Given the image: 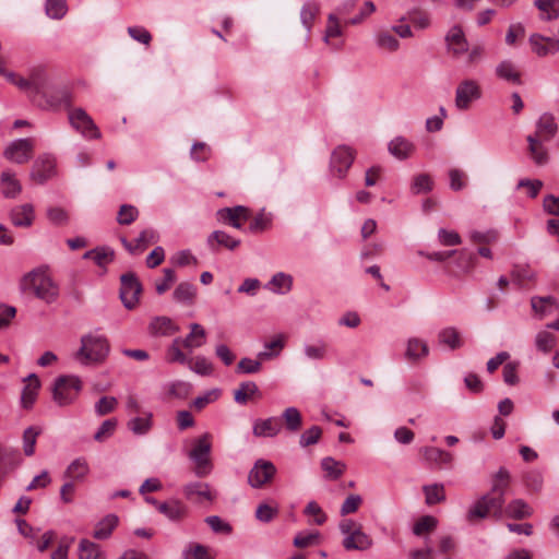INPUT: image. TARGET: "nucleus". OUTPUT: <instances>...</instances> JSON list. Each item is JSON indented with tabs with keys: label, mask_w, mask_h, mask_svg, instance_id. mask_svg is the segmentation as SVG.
<instances>
[{
	"label": "nucleus",
	"mask_w": 559,
	"mask_h": 559,
	"mask_svg": "<svg viewBox=\"0 0 559 559\" xmlns=\"http://www.w3.org/2000/svg\"><path fill=\"white\" fill-rule=\"evenodd\" d=\"M69 122L82 135L90 139H99L100 132L92 117L83 108L69 110Z\"/></svg>",
	"instance_id": "nucleus-8"
},
{
	"label": "nucleus",
	"mask_w": 559,
	"mask_h": 559,
	"mask_svg": "<svg viewBox=\"0 0 559 559\" xmlns=\"http://www.w3.org/2000/svg\"><path fill=\"white\" fill-rule=\"evenodd\" d=\"M158 512L173 522H179L188 514L187 506L178 499H171L158 504Z\"/></svg>",
	"instance_id": "nucleus-22"
},
{
	"label": "nucleus",
	"mask_w": 559,
	"mask_h": 559,
	"mask_svg": "<svg viewBox=\"0 0 559 559\" xmlns=\"http://www.w3.org/2000/svg\"><path fill=\"white\" fill-rule=\"evenodd\" d=\"M495 73L497 78L514 85H521V72L512 60H502L496 66Z\"/></svg>",
	"instance_id": "nucleus-20"
},
{
	"label": "nucleus",
	"mask_w": 559,
	"mask_h": 559,
	"mask_svg": "<svg viewBox=\"0 0 559 559\" xmlns=\"http://www.w3.org/2000/svg\"><path fill=\"white\" fill-rule=\"evenodd\" d=\"M47 218L55 225H66L69 221L68 213L64 209L58 206H50L47 209Z\"/></svg>",
	"instance_id": "nucleus-64"
},
{
	"label": "nucleus",
	"mask_w": 559,
	"mask_h": 559,
	"mask_svg": "<svg viewBox=\"0 0 559 559\" xmlns=\"http://www.w3.org/2000/svg\"><path fill=\"white\" fill-rule=\"evenodd\" d=\"M120 282V299L123 306L129 310L134 309L142 292L140 281L134 273L128 272L121 275Z\"/></svg>",
	"instance_id": "nucleus-7"
},
{
	"label": "nucleus",
	"mask_w": 559,
	"mask_h": 559,
	"mask_svg": "<svg viewBox=\"0 0 559 559\" xmlns=\"http://www.w3.org/2000/svg\"><path fill=\"white\" fill-rule=\"evenodd\" d=\"M157 240L158 234L154 229L147 228L142 230L139 237L135 239L138 253L143 252L148 245L155 243Z\"/></svg>",
	"instance_id": "nucleus-56"
},
{
	"label": "nucleus",
	"mask_w": 559,
	"mask_h": 559,
	"mask_svg": "<svg viewBox=\"0 0 559 559\" xmlns=\"http://www.w3.org/2000/svg\"><path fill=\"white\" fill-rule=\"evenodd\" d=\"M109 353V344L104 335L90 333L81 337V347L75 353V359L82 365L98 364L105 360Z\"/></svg>",
	"instance_id": "nucleus-3"
},
{
	"label": "nucleus",
	"mask_w": 559,
	"mask_h": 559,
	"mask_svg": "<svg viewBox=\"0 0 559 559\" xmlns=\"http://www.w3.org/2000/svg\"><path fill=\"white\" fill-rule=\"evenodd\" d=\"M433 188V181L431 177L427 174H419L416 177H414L413 183H412V191L415 194H419L423 192H429Z\"/></svg>",
	"instance_id": "nucleus-57"
},
{
	"label": "nucleus",
	"mask_w": 559,
	"mask_h": 559,
	"mask_svg": "<svg viewBox=\"0 0 559 559\" xmlns=\"http://www.w3.org/2000/svg\"><path fill=\"white\" fill-rule=\"evenodd\" d=\"M265 350L258 354L260 360H267L277 356L284 347V342L281 336L276 337L270 343L265 344Z\"/></svg>",
	"instance_id": "nucleus-58"
},
{
	"label": "nucleus",
	"mask_w": 559,
	"mask_h": 559,
	"mask_svg": "<svg viewBox=\"0 0 559 559\" xmlns=\"http://www.w3.org/2000/svg\"><path fill=\"white\" fill-rule=\"evenodd\" d=\"M423 491L425 493V502L428 506H433L445 500L444 486L442 484L425 485Z\"/></svg>",
	"instance_id": "nucleus-41"
},
{
	"label": "nucleus",
	"mask_w": 559,
	"mask_h": 559,
	"mask_svg": "<svg viewBox=\"0 0 559 559\" xmlns=\"http://www.w3.org/2000/svg\"><path fill=\"white\" fill-rule=\"evenodd\" d=\"M277 473L276 466L267 460L259 459L248 473V484L259 489L270 484Z\"/></svg>",
	"instance_id": "nucleus-6"
},
{
	"label": "nucleus",
	"mask_w": 559,
	"mask_h": 559,
	"mask_svg": "<svg viewBox=\"0 0 559 559\" xmlns=\"http://www.w3.org/2000/svg\"><path fill=\"white\" fill-rule=\"evenodd\" d=\"M118 404V401L114 396H103L95 404V412L98 416H105L111 413Z\"/></svg>",
	"instance_id": "nucleus-63"
},
{
	"label": "nucleus",
	"mask_w": 559,
	"mask_h": 559,
	"mask_svg": "<svg viewBox=\"0 0 559 559\" xmlns=\"http://www.w3.org/2000/svg\"><path fill=\"white\" fill-rule=\"evenodd\" d=\"M119 518L116 514H108L102 519L95 526L93 537L99 540L109 538L117 527Z\"/></svg>",
	"instance_id": "nucleus-28"
},
{
	"label": "nucleus",
	"mask_w": 559,
	"mask_h": 559,
	"mask_svg": "<svg viewBox=\"0 0 559 559\" xmlns=\"http://www.w3.org/2000/svg\"><path fill=\"white\" fill-rule=\"evenodd\" d=\"M45 11L48 17L61 20L68 12L66 0H46Z\"/></svg>",
	"instance_id": "nucleus-46"
},
{
	"label": "nucleus",
	"mask_w": 559,
	"mask_h": 559,
	"mask_svg": "<svg viewBox=\"0 0 559 559\" xmlns=\"http://www.w3.org/2000/svg\"><path fill=\"white\" fill-rule=\"evenodd\" d=\"M481 97V90L475 80L462 81L455 91V107L459 110L469 109L472 103Z\"/></svg>",
	"instance_id": "nucleus-10"
},
{
	"label": "nucleus",
	"mask_w": 559,
	"mask_h": 559,
	"mask_svg": "<svg viewBox=\"0 0 559 559\" xmlns=\"http://www.w3.org/2000/svg\"><path fill=\"white\" fill-rule=\"evenodd\" d=\"M56 160L50 154L39 155L32 167L29 177L38 185L45 183L55 175Z\"/></svg>",
	"instance_id": "nucleus-13"
},
{
	"label": "nucleus",
	"mask_w": 559,
	"mask_h": 559,
	"mask_svg": "<svg viewBox=\"0 0 559 559\" xmlns=\"http://www.w3.org/2000/svg\"><path fill=\"white\" fill-rule=\"evenodd\" d=\"M40 96L44 102H36L37 105L44 109L57 110L61 107L70 108L72 103V94L67 87H56L49 92L43 88Z\"/></svg>",
	"instance_id": "nucleus-11"
},
{
	"label": "nucleus",
	"mask_w": 559,
	"mask_h": 559,
	"mask_svg": "<svg viewBox=\"0 0 559 559\" xmlns=\"http://www.w3.org/2000/svg\"><path fill=\"white\" fill-rule=\"evenodd\" d=\"M9 216L11 223L16 227H31L35 219V210L33 204L24 203L12 207Z\"/></svg>",
	"instance_id": "nucleus-17"
},
{
	"label": "nucleus",
	"mask_w": 559,
	"mask_h": 559,
	"mask_svg": "<svg viewBox=\"0 0 559 559\" xmlns=\"http://www.w3.org/2000/svg\"><path fill=\"white\" fill-rule=\"evenodd\" d=\"M530 44L533 51L539 57L559 51V39L557 38L544 37L539 34H533L530 37Z\"/></svg>",
	"instance_id": "nucleus-18"
},
{
	"label": "nucleus",
	"mask_w": 559,
	"mask_h": 559,
	"mask_svg": "<svg viewBox=\"0 0 559 559\" xmlns=\"http://www.w3.org/2000/svg\"><path fill=\"white\" fill-rule=\"evenodd\" d=\"M117 424V419L115 418L106 419L105 421H103L100 427L94 435V440L97 442H103L109 437H111L116 430Z\"/></svg>",
	"instance_id": "nucleus-59"
},
{
	"label": "nucleus",
	"mask_w": 559,
	"mask_h": 559,
	"mask_svg": "<svg viewBox=\"0 0 559 559\" xmlns=\"http://www.w3.org/2000/svg\"><path fill=\"white\" fill-rule=\"evenodd\" d=\"M355 159V151L346 145H338L331 154L330 170L337 178H345Z\"/></svg>",
	"instance_id": "nucleus-9"
},
{
	"label": "nucleus",
	"mask_w": 559,
	"mask_h": 559,
	"mask_svg": "<svg viewBox=\"0 0 559 559\" xmlns=\"http://www.w3.org/2000/svg\"><path fill=\"white\" fill-rule=\"evenodd\" d=\"M423 455L428 463L439 466L450 464L452 455L439 448L427 447L423 449Z\"/></svg>",
	"instance_id": "nucleus-36"
},
{
	"label": "nucleus",
	"mask_w": 559,
	"mask_h": 559,
	"mask_svg": "<svg viewBox=\"0 0 559 559\" xmlns=\"http://www.w3.org/2000/svg\"><path fill=\"white\" fill-rule=\"evenodd\" d=\"M440 344L447 345L451 349H456L462 346L460 333L455 328H445L438 333Z\"/></svg>",
	"instance_id": "nucleus-43"
},
{
	"label": "nucleus",
	"mask_w": 559,
	"mask_h": 559,
	"mask_svg": "<svg viewBox=\"0 0 559 559\" xmlns=\"http://www.w3.org/2000/svg\"><path fill=\"white\" fill-rule=\"evenodd\" d=\"M556 344V336L547 331H540L535 337V345L538 350L549 353Z\"/></svg>",
	"instance_id": "nucleus-55"
},
{
	"label": "nucleus",
	"mask_w": 559,
	"mask_h": 559,
	"mask_svg": "<svg viewBox=\"0 0 559 559\" xmlns=\"http://www.w3.org/2000/svg\"><path fill=\"white\" fill-rule=\"evenodd\" d=\"M259 392L258 385L252 381L241 382L239 389L235 391L234 399L238 404H246L250 395Z\"/></svg>",
	"instance_id": "nucleus-48"
},
{
	"label": "nucleus",
	"mask_w": 559,
	"mask_h": 559,
	"mask_svg": "<svg viewBox=\"0 0 559 559\" xmlns=\"http://www.w3.org/2000/svg\"><path fill=\"white\" fill-rule=\"evenodd\" d=\"M82 389V382L76 376H60L55 380L52 396L53 401L64 406L72 403Z\"/></svg>",
	"instance_id": "nucleus-5"
},
{
	"label": "nucleus",
	"mask_w": 559,
	"mask_h": 559,
	"mask_svg": "<svg viewBox=\"0 0 559 559\" xmlns=\"http://www.w3.org/2000/svg\"><path fill=\"white\" fill-rule=\"evenodd\" d=\"M150 330L153 334L173 335L179 328L167 317H156L150 323Z\"/></svg>",
	"instance_id": "nucleus-34"
},
{
	"label": "nucleus",
	"mask_w": 559,
	"mask_h": 559,
	"mask_svg": "<svg viewBox=\"0 0 559 559\" xmlns=\"http://www.w3.org/2000/svg\"><path fill=\"white\" fill-rule=\"evenodd\" d=\"M321 467L325 472V476L333 480L340 478L346 469V465L343 462L336 461L331 456L324 457L321 461Z\"/></svg>",
	"instance_id": "nucleus-40"
},
{
	"label": "nucleus",
	"mask_w": 559,
	"mask_h": 559,
	"mask_svg": "<svg viewBox=\"0 0 559 559\" xmlns=\"http://www.w3.org/2000/svg\"><path fill=\"white\" fill-rule=\"evenodd\" d=\"M274 286L273 290L277 294H284L292 289L293 278L283 272L274 274L269 283Z\"/></svg>",
	"instance_id": "nucleus-49"
},
{
	"label": "nucleus",
	"mask_w": 559,
	"mask_h": 559,
	"mask_svg": "<svg viewBox=\"0 0 559 559\" xmlns=\"http://www.w3.org/2000/svg\"><path fill=\"white\" fill-rule=\"evenodd\" d=\"M281 429V419L277 417H269L266 419H260L254 423L253 435L255 437L273 438L280 433Z\"/></svg>",
	"instance_id": "nucleus-24"
},
{
	"label": "nucleus",
	"mask_w": 559,
	"mask_h": 559,
	"mask_svg": "<svg viewBox=\"0 0 559 559\" xmlns=\"http://www.w3.org/2000/svg\"><path fill=\"white\" fill-rule=\"evenodd\" d=\"M523 481L527 489L534 492H538L542 490L544 485L543 473L537 469L530 471L524 475Z\"/></svg>",
	"instance_id": "nucleus-54"
},
{
	"label": "nucleus",
	"mask_w": 559,
	"mask_h": 559,
	"mask_svg": "<svg viewBox=\"0 0 559 559\" xmlns=\"http://www.w3.org/2000/svg\"><path fill=\"white\" fill-rule=\"evenodd\" d=\"M90 473V466L84 457H78L72 461L63 473V478L70 479L74 483L83 481Z\"/></svg>",
	"instance_id": "nucleus-26"
},
{
	"label": "nucleus",
	"mask_w": 559,
	"mask_h": 559,
	"mask_svg": "<svg viewBox=\"0 0 559 559\" xmlns=\"http://www.w3.org/2000/svg\"><path fill=\"white\" fill-rule=\"evenodd\" d=\"M278 514V507L276 503H260L255 510V518L263 523L271 522Z\"/></svg>",
	"instance_id": "nucleus-51"
},
{
	"label": "nucleus",
	"mask_w": 559,
	"mask_h": 559,
	"mask_svg": "<svg viewBox=\"0 0 559 559\" xmlns=\"http://www.w3.org/2000/svg\"><path fill=\"white\" fill-rule=\"evenodd\" d=\"M207 245L214 251L217 250V246L235 250L240 245V240L233 238L223 230H215L207 237Z\"/></svg>",
	"instance_id": "nucleus-27"
},
{
	"label": "nucleus",
	"mask_w": 559,
	"mask_h": 559,
	"mask_svg": "<svg viewBox=\"0 0 559 559\" xmlns=\"http://www.w3.org/2000/svg\"><path fill=\"white\" fill-rule=\"evenodd\" d=\"M557 131L558 126L555 121V117L549 112H544L536 123V133L533 134V136L549 141L556 135Z\"/></svg>",
	"instance_id": "nucleus-23"
},
{
	"label": "nucleus",
	"mask_w": 559,
	"mask_h": 559,
	"mask_svg": "<svg viewBox=\"0 0 559 559\" xmlns=\"http://www.w3.org/2000/svg\"><path fill=\"white\" fill-rule=\"evenodd\" d=\"M40 432V429L34 426H31L24 430L23 451L26 456H32L35 453L36 440Z\"/></svg>",
	"instance_id": "nucleus-47"
},
{
	"label": "nucleus",
	"mask_w": 559,
	"mask_h": 559,
	"mask_svg": "<svg viewBox=\"0 0 559 559\" xmlns=\"http://www.w3.org/2000/svg\"><path fill=\"white\" fill-rule=\"evenodd\" d=\"M249 210L242 205H237L234 207H223L216 212V217L218 222L230 225L236 229L242 228L241 219L247 221L249 218Z\"/></svg>",
	"instance_id": "nucleus-15"
},
{
	"label": "nucleus",
	"mask_w": 559,
	"mask_h": 559,
	"mask_svg": "<svg viewBox=\"0 0 559 559\" xmlns=\"http://www.w3.org/2000/svg\"><path fill=\"white\" fill-rule=\"evenodd\" d=\"M144 417H133L127 423V427L134 435H146L153 426V414L150 412L144 413Z\"/></svg>",
	"instance_id": "nucleus-35"
},
{
	"label": "nucleus",
	"mask_w": 559,
	"mask_h": 559,
	"mask_svg": "<svg viewBox=\"0 0 559 559\" xmlns=\"http://www.w3.org/2000/svg\"><path fill=\"white\" fill-rule=\"evenodd\" d=\"M376 44L380 49L389 52H394L400 48V43L396 37L389 31H383L377 34Z\"/></svg>",
	"instance_id": "nucleus-45"
},
{
	"label": "nucleus",
	"mask_w": 559,
	"mask_h": 559,
	"mask_svg": "<svg viewBox=\"0 0 559 559\" xmlns=\"http://www.w3.org/2000/svg\"><path fill=\"white\" fill-rule=\"evenodd\" d=\"M20 287L24 293H31L46 304L55 302L59 296V287L45 267L26 273L21 280Z\"/></svg>",
	"instance_id": "nucleus-2"
},
{
	"label": "nucleus",
	"mask_w": 559,
	"mask_h": 559,
	"mask_svg": "<svg viewBox=\"0 0 559 559\" xmlns=\"http://www.w3.org/2000/svg\"><path fill=\"white\" fill-rule=\"evenodd\" d=\"M449 49L455 57H459L468 51V44L465 38L463 29L455 25L450 28L445 36Z\"/></svg>",
	"instance_id": "nucleus-19"
},
{
	"label": "nucleus",
	"mask_w": 559,
	"mask_h": 559,
	"mask_svg": "<svg viewBox=\"0 0 559 559\" xmlns=\"http://www.w3.org/2000/svg\"><path fill=\"white\" fill-rule=\"evenodd\" d=\"M437 519L431 515L421 516L414 525L413 533L417 536L423 535L426 532H430L437 526Z\"/></svg>",
	"instance_id": "nucleus-60"
},
{
	"label": "nucleus",
	"mask_w": 559,
	"mask_h": 559,
	"mask_svg": "<svg viewBox=\"0 0 559 559\" xmlns=\"http://www.w3.org/2000/svg\"><path fill=\"white\" fill-rule=\"evenodd\" d=\"M34 144L31 139H19L12 141L3 151V156L15 164L27 163L33 155Z\"/></svg>",
	"instance_id": "nucleus-12"
},
{
	"label": "nucleus",
	"mask_w": 559,
	"mask_h": 559,
	"mask_svg": "<svg viewBox=\"0 0 559 559\" xmlns=\"http://www.w3.org/2000/svg\"><path fill=\"white\" fill-rule=\"evenodd\" d=\"M79 559H106V556L97 544L82 539L79 544Z\"/></svg>",
	"instance_id": "nucleus-37"
},
{
	"label": "nucleus",
	"mask_w": 559,
	"mask_h": 559,
	"mask_svg": "<svg viewBox=\"0 0 559 559\" xmlns=\"http://www.w3.org/2000/svg\"><path fill=\"white\" fill-rule=\"evenodd\" d=\"M47 76L44 70L37 69L31 73V78L28 80L24 78H17L15 85L25 92H29V97L32 102H37V97L40 93H43V88L46 87Z\"/></svg>",
	"instance_id": "nucleus-14"
},
{
	"label": "nucleus",
	"mask_w": 559,
	"mask_h": 559,
	"mask_svg": "<svg viewBox=\"0 0 559 559\" xmlns=\"http://www.w3.org/2000/svg\"><path fill=\"white\" fill-rule=\"evenodd\" d=\"M282 418L285 423V427L289 432H297L302 426V417L298 408L290 406L287 407Z\"/></svg>",
	"instance_id": "nucleus-39"
},
{
	"label": "nucleus",
	"mask_w": 559,
	"mask_h": 559,
	"mask_svg": "<svg viewBox=\"0 0 559 559\" xmlns=\"http://www.w3.org/2000/svg\"><path fill=\"white\" fill-rule=\"evenodd\" d=\"M429 353L428 345L426 342L419 338H411L407 343L405 357L408 360L416 361L421 357L427 356Z\"/></svg>",
	"instance_id": "nucleus-38"
},
{
	"label": "nucleus",
	"mask_w": 559,
	"mask_h": 559,
	"mask_svg": "<svg viewBox=\"0 0 559 559\" xmlns=\"http://www.w3.org/2000/svg\"><path fill=\"white\" fill-rule=\"evenodd\" d=\"M510 473L500 467L492 478L491 489L475 501L466 513V520L474 523L492 516L496 520L503 515L513 520H524L533 515V508L523 499H513L506 507V492L510 484Z\"/></svg>",
	"instance_id": "nucleus-1"
},
{
	"label": "nucleus",
	"mask_w": 559,
	"mask_h": 559,
	"mask_svg": "<svg viewBox=\"0 0 559 559\" xmlns=\"http://www.w3.org/2000/svg\"><path fill=\"white\" fill-rule=\"evenodd\" d=\"M191 332L183 338L180 340L183 347L192 349L203 345L206 336V332L199 323L190 324Z\"/></svg>",
	"instance_id": "nucleus-31"
},
{
	"label": "nucleus",
	"mask_w": 559,
	"mask_h": 559,
	"mask_svg": "<svg viewBox=\"0 0 559 559\" xmlns=\"http://www.w3.org/2000/svg\"><path fill=\"white\" fill-rule=\"evenodd\" d=\"M532 309L540 317L544 318L557 309L556 299L551 296L538 297L534 296L531 299Z\"/></svg>",
	"instance_id": "nucleus-32"
},
{
	"label": "nucleus",
	"mask_w": 559,
	"mask_h": 559,
	"mask_svg": "<svg viewBox=\"0 0 559 559\" xmlns=\"http://www.w3.org/2000/svg\"><path fill=\"white\" fill-rule=\"evenodd\" d=\"M183 559H213L201 544H190L183 551Z\"/></svg>",
	"instance_id": "nucleus-61"
},
{
	"label": "nucleus",
	"mask_w": 559,
	"mask_h": 559,
	"mask_svg": "<svg viewBox=\"0 0 559 559\" xmlns=\"http://www.w3.org/2000/svg\"><path fill=\"white\" fill-rule=\"evenodd\" d=\"M187 364L193 372L200 376H210L213 372V364L204 356H197L193 360L188 359Z\"/></svg>",
	"instance_id": "nucleus-50"
},
{
	"label": "nucleus",
	"mask_w": 559,
	"mask_h": 559,
	"mask_svg": "<svg viewBox=\"0 0 559 559\" xmlns=\"http://www.w3.org/2000/svg\"><path fill=\"white\" fill-rule=\"evenodd\" d=\"M322 435V430L319 426H312L311 428L304 431L299 439V444L302 448L316 444Z\"/></svg>",
	"instance_id": "nucleus-62"
},
{
	"label": "nucleus",
	"mask_w": 559,
	"mask_h": 559,
	"mask_svg": "<svg viewBox=\"0 0 559 559\" xmlns=\"http://www.w3.org/2000/svg\"><path fill=\"white\" fill-rule=\"evenodd\" d=\"M534 4L538 10L545 13L542 15L543 20L552 21L559 17V10L555 8L556 0H535Z\"/></svg>",
	"instance_id": "nucleus-53"
},
{
	"label": "nucleus",
	"mask_w": 559,
	"mask_h": 559,
	"mask_svg": "<svg viewBox=\"0 0 559 559\" xmlns=\"http://www.w3.org/2000/svg\"><path fill=\"white\" fill-rule=\"evenodd\" d=\"M371 545L372 539L361 531V527L343 539V547L346 550H367Z\"/></svg>",
	"instance_id": "nucleus-25"
},
{
	"label": "nucleus",
	"mask_w": 559,
	"mask_h": 559,
	"mask_svg": "<svg viewBox=\"0 0 559 559\" xmlns=\"http://www.w3.org/2000/svg\"><path fill=\"white\" fill-rule=\"evenodd\" d=\"M25 381H27V383L23 389L21 401L23 406L25 408H28L33 405V403L36 400L40 382L35 373H31L29 376H27Z\"/></svg>",
	"instance_id": "nucleus-30"
},
{
	"label": "nucleus",
	"mask_w": 559,
	"mask_h": 559,
	"mask_svg": "<svg viewBox=\"0 0 559 559\" xmlns=\"http://www.w3.org/2000/svg\"><path fill=\"white\" fill-rule=\"evenodd\" d=\"M139 210L131 204H122L117 215V222L120 225H130L139 217Z\"/></svg>",
	"instance_id": "nucleus-52"
},
{
	"label": "nucleus",
	"mask_w": 559,
	"mask_h": 559,
	"mask_svg": "<svg viewBox=\"0 0 559 559\" xmlns=\"http://www.w3.org/2000/svg\"><path fill=\"white\" fill-rule=\"evenodd\" d=\"M526 140L528 142V150L534 162L537 165H545L548 160V153L542 143L544 140L538 139L537 136H533V134H530Z\"/></svg>",
	"instance_id": "nucleus-33"
},
{
	"label": "nucleus",
	"mask_w": 559,
	"mask_h": 559,
	"mask_svg": "<svg viewBox=\"0 0 559 559\" xmlns=\"http://www.w3.org/2000/svg\"><path fill=\"white\" fill-rule=\"evenodd\" d=\"M0 189L4 198L15 199L22 192V185L16 179L15 174L7 169L0 175Z\"/></svg>",
	"instance_id": "nucleus-21"
},
{
	"label": "nucleus",
	"mask_w": 559,
	"mask_h": 559,
	"mask_svg": "<svg viewBox=\"0 0 559 559\" xmlns=\"http://www.w3.org/2000/svg\"><path fill=\"white\" fill-rule=\"evenodd\" d=\"M182 492L188 500H206L212 502L216 495L207 483L191 481L183 486Z\"/></svg>",
	"instance_id": "nucleus-16"
},
{
	"label": "nucleus",
	"mask_w": 559,
	"mask_h": 559,
	"mask_svg": "<svg viewBox=\"0 0 559 559\" xmlns=\"http://www.w3.org/2000/svg\"><path fill=\"white\" fill-rule=\"evenodd\" d=\"M414 150V144L403 136H396L389 143V152L399 159L409 157Z\"/></svg>",
	"instance_id": "nucleus-29"
},
{
	"label": "nucleus",
	"mask_w": 559,
	"mask_h": 559,
	"mask_svg": "<svg viewBox=\"0 0 559 559\" xmlns=\"http://www.w3.org/2000/svg\"><path fill=\"white\" fill-rule=\"evenodd\" d=\"M197 295V287L188 282L180 283L173 293V297L178 302L192 304Z\"/></svg>",
	"instance_id": "nucleus-42"
},
{
	"label": "nucleus",
	"mask_w": 559,
	"mask_h": 559,
	"mask_svg": "<svg viewBox=\"0 0 559 559\" xmlns=\"http://www.w3.org/2000/svg\"><path fill=\"white\" fill-rule=\"evenodd\" d=\"M319 10L320 7L314 1H308L302 5L300 11V20L307 32H310Z\"/></svg>",
	"instance_id": "nucleus-44"
},
{
	"label": "nucleus",
	"mask_w": 559,
	"mask_h": 559,
	"mask_svg": "<svg viewBox=\"0 0 559 559\" xmlns=\"http://www.w3.org/2000/svg\"><path fill=\"white\" fill-rule=\"evenodd\" d=\"M211 438L212 436L209 432L200 436L193 441V447L188 454L189 459L195 464L194 473L198 477L207 476L213 468L210 459L212 449Z\"/></svg>",
	"instance_id": "nucleus-4"
}]
</instances>
